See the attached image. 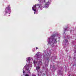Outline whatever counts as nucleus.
Listing matches in <instances>:
<instances>
[{
  "label": "nucleus",
  "instance_id": "nucleus-1",
  "mask_svg": "<svg viewBox=\"0 0 76 76\" xmlns=\"http://www.w3.org/2000/svg\"><path fill=\"white\" fill-rule=\"evenodd\" d=\"M43 3H45V5L36 4L34 5L32 8V10H33L34 12V14H37L38 11L37 10V8L41 9V8L45 7L46 9L48 8L49 5H50V1L48 0H41Z\"/></svg>",
  "mask_w": 76,
  "mask_h": 76
},
{
  "label": "nucleus",
  "instance_id": "nucleus-2",
  "mask_svg": "<svg viewBox=\"0 0 76 76\" xmlns=\"http://www.w3.org/2000/svg\"><path fill=\"white\" fill-rule=\"evenodd\" d=\"M48 42L50 45L53 47L54 45L57 43V38L56 34H53L48 38Z\"/></svg>",
  "mask_w": 76,
  "mask_h": 76
},
{
  "label": "nucleus",
  "instance_id": "nucleus-3",
  "mask_svg": "<svg viewBox=\"0 0 76 76\" xmlns=\"http://www.w3.org/2000/svg\"><path fill=\"white\" fill-rule=\"evenodd\" d=\"M32 66L30 65L29 66V64H27L24 67L23 69V75L24 76H29V75H31L30 70L31 69ZM30 69V70H29Z\"/></svg>",
  "mask_w": 76,
  "mask_h": 76
},
{
  "label": "nucleus",
  "instance_id": "nucleus-4",
  "mask_svg": "<svg viewBox=\"0 0 76 76\" xmlns=\"http://www.w3.org/2000/svg\"><path fill=\"white\" fill-rule=\"evenodd\" d=\"M12 11L11 10V9L10 5H8L6 8L5 9V11L4 12V15H6L7 13H9V14H10Z\"/></svg>",
  "mask_w": 76,
  "mask_h": 76
},
{
  "label": "nucleus",
  "instance_id": "nucleus-5",
  "mask_svg": "<svg viewBox=\"0 0 76 76\" xmlns=\"http://www.w3.org/2000/svg\"><path fill=\"white\" fill-rule=\"evenodd\" d=\"M31 60H32L33 61V59H32V57H29L26 58V61L27 63L26 65L28 64V66H29L30 65H31L32 67V64H31Z\"/></svg>",
  "mask_w": 76,
  "mask_h": 76
},
{
  "label": "nucleus",
  "instance_id": "nucleus-6",
  "mask_svg": "<svg viewBox=\"0 0 76 76\" xmlns=\"http://www.w3.org/2000/svg\"><path fill=\"white\" fill-rule=\"evenodd\" d=\"M50 56V55L48 53V55H45L43 57L46 59V63H47V64L46 65V66H48V61H49V60H50V58H49V57Z\"/></svg>",
  "mask_w": 76,
  "mask_h": 76
},
{
  "label": "nucleus",
  "instance_id": "nucleus-7",
  "mask_svg": "<svg viewBox=\"0 0 76 76\" xmlns=\"http://www.w3.org/2000/svg\"><path fill=\"white\" fill-rule=\"evenodd\" d=\"M38 62L35 61H33V63L34 64V66L36 67V64H37Z\"/></svg>",
  "mask_w": 76,
  "mask_h": 76
},
{
  "label": "nucleus",
  "instance_id": "nucleus-8",
  "mask_svg": "<svg viewBox=\"0 0 76 76\" xmlns=\"http://www.w3.org/2000/svg\"><path fill=\"white\" fill-rule=\"evenodd\" d=\"M64 42L65 43H67V42H68L67 40H64Z\"/></svg>",
  "mask_w": 76,
  "mask_h": 76
},
{
  "label": "nucleus",
  "instance_id": "nucleus-9",
  "mask_svg": "<svg viewBox=\"0 0 76 76\" xmlns=\"http://www.w3.org/2000/svg\"><path fill=\"white\" fill-rule=\"evenodd\" d=\"M32 76H36V75H35L32 74Z\"/></svg>",
  "mask_w": 76,
  "mask_h": 76
},
{
  "label": "nucleus",
  "instance_id": "nucleus-10",
  "mask_svg": "<svg viewBox=\"0 0 76 76\" xmlns=\"http://www.w3.org/2000/svg\"><path fill=\"white\" fill-rule=\"evenodd\" d=\"M67 28H66L65 29V31H66V30H67Z\"/></svg>",
  "mask_w": 76,
  "mask_h": 76
},
{
  "label": "nucleus",
  "instance_id": "nucleus-11",
  "mask_svg": "<svg viewBox=\"0 0 76 76\" xmlns=\"http://www.w3.org/2000/svg\"><path fill=\"white\" fill-rule=\"evenodd\" d=\"M38 53L36 54V56H38Z\"/></svg>",
  "mask_w": 76,
  "mask_h": 76
},
{
  "label": "nucleus",
  "instance_id": "nucleus-12",
  "mask_svg": "<svg viewBox=\"0 0 76 76\" xmlns=\"http://www.w3.org/2000/svg\"><path fill=\"white\" fill-rule=\"evenodd\" d=\"M36 50H37V49H38V48L37 47V48H36Z\"/></svg>",
  "mask_w": 76,
  "mask_h": 76
}]
</instances>
